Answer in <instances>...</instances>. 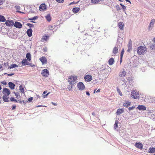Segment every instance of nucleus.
Returning a JSON list of instances; mask_svg holds the SVG:
<instances>
[{
	"label": "nucleus",
	"mask_w": 155,
	"mask_h": 155,
	"mask_svg": "<svg viewBox=\"0 0 155 155\" xmlns=\"http://www.w3.org/2000/svg\"><path fill=\"white\" fill-rule=\"evenodd\" d=\"M92 114L93 115H94V116H95V113H94V112H93L92 113Z\"/></svg>",
	"instance_id": "nucleus-61"
},
{
	"label": "nucleus",
	"mask_w": 155,
	"mask_h": 155,
	"mask_svg": "<svg viewBox=\"0 0 155 155\" xmlns=\"http://www.w3.org/2000/svg\"><path fill=\"white\" fill-rule=\"evenodd\" d=\"M5 24L8 26H11L14 25V22L12 20H7L5 22Z\"/></svg>",
	"instance_id": "nucleus-9"
},
{
	"label": "nucleus",
	"mask_w": 155,
	"mask_h": 155,
	"mask_svg": "<svg viewBox=\"0 0 155 155\" xmlns=\"http://www.w3.org/2000/svg\"><path fill=\"white\" fill-rule=\"evenodd\" d=\"M14 74V73H11V74H8V75L9 76H12V75H13Z\"/></svg>",
	"instance_id": "nucleus-54"
},
{
	"label": "nucleus",
	"mask_w": 155,
	"mask_h": 155,
	"mask_svg": "<svg viewBox=\"0 0 155 155\" xmlns=\"http://www.w3.org/2000/svg\"><path fill=\"white\" fill-rule=\"evenodd\" d=\"M135 147L140 149H142L143 148V144L140 143H136L135 145Z\"/></svg>",
	"instance_id": "nucleus-13"
},
{
	"label": "nucleus",
	"mask_w": 155,
	"mask_h": 155,
	"mask_svg": "<svg viewBox=\"0 0 155 155\" xmlns=\"http://www.w3.org/2000/svg\"><path fill=\"white\" fill-rule=\"evenodd\" d=\"M151 99V98L150 97L147 96H145L144 101L147 102H149L150 101V100Z\"/></svg>",
	"instance_id": "nucleus-29"
},
{
	"label": "nucleus",
	"mask_w": 155,
	"mask_h": 155,
	"mask_svg": "<svg viewBox=\"0 0 155 155\" xmlns=\"http://www.w3.org/2000/svg\"><path fill=\"white\" fill-rule=\"evenodd\" d=\"M56 1L58 3H62L64 2V0H56Z\"/></svg>",
	"instance_id": "nucleus-41"
},
{
	"label": "nucleus",
	"mask_w": 155,
	"mask_h": 155,
	"mask_svg": "<svg viewBox=\"0 0 155 155\" xmlns=\"http://www.w3.org/2000/svg\"><path fill=\"white\" fill-rule=\"evenodd\" d=\"M5 21V19L3 16L0 15V21L4 22Z\"/></svg>",
	"instance_id": "nucleus-33"
},
{
	"label": "nucleus",
	"mask_w": 155,
	"mask_h": 155,
	"mask_svg": "<svg viewBox=\"0 0 155 155\" xmlns=\"http://www.w3.org/2000/svg\"><path fill=\"white\" fill-rule=\"evenodd\" d=\"M18 66L17 65L15 64H13L11 65L9 67V68L10 69H11L13 68H14L15 67H17Z\"/></svg>",
	"instance_id": "nucleus-35"
},
{
	"label": "nucleus",
	"mask_w": 155,
	"mask_h": 155,
	"mask_svg": "<svg viewBox=\"0 0 155 155\" xmlns=\"http://www.w3.org/2000/svg\"><path fill=\"white\" fill-rule=\"evenodd\" d=\"M131 103L130 102H127L126 103L124 104V107H127L128 106H129L130 105Z\"/></svg>",
	"instance_id": "nucleus-36"
},
{
	"label": "nucleus",
	"mask_w": 155,
	"mask_h": 155,
	"mask_svg": "<svg viewBox=\"0 0 155 155\" xmlns=\"http://www.w3.org/2000/svg\"><path fill=\"white\" fill-rule=\"evenodd\" d=\"M77 87L81 91H82L85 89V86L82 82H80L78 84Z\"/></svg>",
	"instance_id": "nucleus-5"
},
{
	"label": "nucleus",
	"mask_w": 155,
	"mask_h": 155,
	"mask_svg": "<svg viewBox=\"0 0 155 155\" xmlns=\"http://www.w3.org/2000/svg\"><path fill=\"white\" fill-rule=\"evenodd\" d=\"M40 106H41V105H39V106H37V107H40Z\"/></svg>",
	"instance_id": "nucleus-64"
},
{
	"label": "nucleus",
	"mask_w": 155,
	"mask_h": 155,
	"mask_svg": "<svg viewBox=\"0 0 155 155\" xmlns=\"http://www.w3.org/2000/svg\"><path fill=\"white\" fill-rule=\"evenodd\" d=\"M86 94L87 95H88V96H89L90 94L89 92L87 91L86 92Z\"/></svg>",
	"instance_id": "nucleus-56"
},
{
	"label": "nucleus",
	"mask_w": 155,
	"mask_h": 155,
	"mask_svg": "<svg viewBox=\"0 0 155 155\" xmlns=\"http://www.w3.org/2000/svg\"><path fill=\"white\" fill-rule=\"evenodd\" d=\"M114 62V60L113 58H110L108 61V64L110 65H112Z\"/></svg>",
	"instance_id": "nucleus-23"
},
{
	"label": "nucleus",
	"mask_w": 155,
	"mask_h": 155,
	"mask_svg": "<svg viewBox=\"0 0 155 155\" xmlns=\"http://www.w3.org/2000/svg\"><path fill=\"white\" fill-rule=\"evenodd\" d=\"M48 28L49 29L51 30H53L54 28V26L51 25H49L48 27Z\"/></svg>",
	"instance_id": "nucleus-38"
},
{
	"label": "nucleus",
	"mask_w": 155,
	"mask_h": 155,
	"mask_svg": "<svg viewBox=\"0 0 155 155\" xmlns=\"http://www.w3.org/2000/svg\"><path fill=\"white\" fill-rule=\"evenodd\" d=\"M26 58H27L26 59H27L28 61H30L31 60V57L30 53H27L26 54Z\"/></svg>",
	"instance_id": "nucleus-18"
},
{
	"label": "nucleus",
	"mask_w": 155,
	"mask_h": 155,
	"mask_svg": "<svg viewBox=\"0 0 155 155\" xmlns=\"http://www.w3.org/2000/svg\"><path fill=\"white\" fill-rule=\"evenodd\" d=\"M14 102H15L16 103H18V102H19V103H20L21 104L22 103V102H21V100H18L15 99V101H14Z\"/></svg>",
	"instance_id": "nucleus-40"
},
{
	"label": "nucleus",
	"mask_w": 155,
	"mask_h": 155,
	"mask_svg": "<svg viewBox=\"0 0 155 155\" xmlns=\"http://www.w3.org/2000/svg\"><path fill=\"white\" fill-rule=\"evenodd\" d=\"M119 123V121L117 120H116L115 121V123L114 125V128L115 129H116L118 127V124Z\"/></svg>",
	"instance_id": "nucleus-30"
},
{
	"label": "nucleus",
	"mask_w": 155,
	"mask_h": 155,
	"mask_svg": "<svg viewBox=\"0 0 155 155\" xmlns=\"http://www.w3.org/2000/svg\"><path fill=\"white\" fill-rule=\"evenodd\" d=\"M77 3H75L74 2H71L70 4L69 5H71L72 4H74L77 3Z\"/></svg>",
	"instance_id": "nucleus-52"
},
{
	"label": "nucleus",
	"mask_w": 155,
	"mask_h": 155,
	"mask_svg": "<svg viewBox=\"0 0 155 155\" xmlns=\"http://www.w3.org/2000/svg\"><path fill=\"white\" fill-rule=\"evenodd\" d=\"M137 53L139 55H143L147 51L146 48L145 46H140L137 48Z\"/></svg>",
	"instance_id": "nucleus-1"
},
{
	"label": "nucleus",
	"mask_w": 155,
	"mask_h": 155,
	"mask_svg": "<svg viewBox=\"0 0 155 155\" xmlns=\"http://www.w3.org/2000/svg\"><path fill=\"white\" fill-rule=\"evenodd\" d=\"M4 2L3 0H0V5H3Z\"/></svg>",
	"instance_id": "nucleus-47"
},
{
	"label": "nucleus",
	"mask_w": 155,
	"mask_h": 155,
	"mask_svg": "<svg viewBox=\"0 0 155 155\" xmlns=\"http://www.w3.org/2000/svg\"><path fill=\"white\" fill-rule=\"evenodd\" d=\"M130 96L132 98L134 99H139L140 98L139 91L135 90H133L131 91Z\"/></svg>",
	"instance_id": "nucleus-3"
},
{
	"label": "nucleus",
	"mask_w": 155,
	"mask_h": 155,
	"mask_svg": "<svg viewBox=\"0 0 155 155\" xmlns=\"http://www.w3.org/2000/svg\"><path fill=\"white\" fill-rule=\"evenodd\" d=\"M27 33L29 37H31L32 35V31L31 29L30 28L27 30Z\"/></svg>",
	"instance_id": "nucleus-19"
},
{
	"label": "nucleus",
	"mask_w": 155,
	"mask_h": 155,
	"mask_svg": "<svg viewBox=\"0 0 155 155\" xmlns=\"http://www.w3.org/2000/svg\"><path fill=\"white\" fill-rule=\"evenodd\" d=\"M155 22V20L154 19H151L149 25V27L153 26Z\"/></svg>",
	"instance_id": "nucleus-26"
},
{
	"label": "nucleus",
	"mask_w": 155,
	"mask_h": 155,
	"mask_svg": "<svg viewBox=\"0 0 155 155\" xmlns=\"http://www.w3.org/2000/svg\"><path fill=\"white\" fill-rule=\"evenodd\" d=\"M50 93V92H48V93L47 94H46V95H43V98H45V97H47V96Z\"/></svg>",
	"instance_id": "nucleus-45"
},
{
	"label": "nucleus",
	"mask_w": 155,
	"mask_h": 155,
	"mask_svg": "<svg viewBox=\"0 0 155 155\" xmlns=\"http://www.w3.org/2000/svg\"><path fill=\"white\" fill-rule=\"evenodd\" d=\"M150 153H153L155 152V148L150 147L148 152Z\"/></svg>",
	"instance_id": "nucleus-22"
},
{
	"label": "nucleus",
	"mask_w": 155,
	"mask_h": 155,
	"mask_svg": "<svg viewBox=\"0 0 155 155\" xmlns=\"http://www.w3.org/2000/svg\"><path fill=\"white\" fill-rule=\"evenodd\" d=\"M15 99L14 97H12L10 98V101H11L13 102L15 101Z\"/></svg>",
	"instance_id": "nucleus-44"
},
{
	"label": "nucleus",
	"mask_w": 155,
	"mask_h": 155,
	"mask_svg": "<svg viewBox=\"0 0 155 155\" xmlns=\"http://www.w3.org/2000/svg\"><path fill=\"white\" fill-rule=\"evenodd\" d=\"M48 36L46 35L44 36L42 38V40L43 42H45L47 41L48 38Z\"/></svg>",
	"instance_id": "nucleus-31"
},
{
	"label": "nucleus",
	"mask_w": 155,
	"mask_h": 155,
	"mask_svg": "<svg viewBox=\"0 0 155 155\" xmlns=\"http://www.w3.org/2000/svg\"><path fill=\"white\" fill-rule=\"evenodd\" d=\"M45 17L48 21H51V18L50 14H48Z\"/></svg>",
	"instance_id": "nucleus-32"
},
{
	"label": "nucleus",
	"mask_w": 155,
	"mask_h": 155,
	"mask_svg": "<svg viewBox=\"0 0 155 155\" xmlns=\"http://www.w3.org/2000/svg\"><path fill=\"white\" fill-rule=\"evenodd\" d=\"M124 49H123L121 51L120 55V64L121 63L122 61V58L123 57V54H124Z\"/></svg>",
	"instance_id": "nucleus-17"
},
{
	"label": "nucleus",
	"mask_w": 155,
	"mask_h": 155,
	"mask_svg": "<svg viewBox=\"0 0 155 155\" xmlns=\"http://www.w3.org/2000/svg\"><path fill=\"white\" fill-rule=\"evenodd\" d=\"M27 25L30 28L32 27L33 26V24L30 23H28Z\"/></svg>",
	"instance_id": "nucleus-46"
},
{
	"label": "nucleus",
	"mask_w": 155,
	"mask_h": 155,
	"mask_svg": "<svg viewBox=\"0 0 155 155\" xmlns=\"http://www.w3.org/2000/svg\"><path fill=\"white\" fill-rule=\"evenodd\" d=\"M43 51L44 52H46L47 51V48H44L43 49Z\"/></svg>",
	"instance_id": "nucleus-51"
},
{
	"label": "nucleus",
	"mask_w": 155,
	"mask_h": 155,
	"mask_svg": "<svg viewBox=\"0 0 155 155\" xmlns=\"http://www.w3.org/2000/svg\"><path fill=\"white\" fill-rule=\"evenodd\" d=\"M2 70V66L1 64H0V71Z\"/></svg>",
	"instance_id": "nucleus-53"
},
{
	"label": "nucleus",
	"mask_w": 155,
	"mask_h": 155,
	"mask_svg": "<svg viewBox=\"0 0 155 155\" xmlns=\"http://www.w3.org/2000/svg\"><path fill=\"white\" fill-rule=\"evenodd\" d=\"M15 95L16 96V98L18 99L20 97V96L18 93H15Z\"/></svg>",
	"instance_id": "nucleus-39"
},
{
	"label": "nucleus",
	"mask_w": 155,
	"mask_h": 155,
	"mask_svg": "<svg viewBox=\"0 0 155 155\" xmlns=\"http://www.w3.org/2000/svg\"><path fill=\"white\" fill-rule=\"evenodd\" d=\"M39 60L43 64H46L47 63L48 61L45 57L43 56L41 57Z\"/></svg>",
	"instance_id": "nucleus-7"
},
{
	"label": "nucleus",
	"mask_w": 155,
	"mask_h": 155,
	"mask_svg": "<svg viewBox=\"0 0 155 155\" xmlns=\"http://www.w3.org/2000/svg\"><path fill=\"white\" fill-rule=\"evenodd\" d=\"M126 1L127 2H129L130 3V2L129 0H126Z\"/></svg>",
	"instance_id": "nucleus-62"
},
{
	"label": "nucleus",
	"mask_w": 155,
	"mask_h": 155,
	"mask_svg": "<svg viewBox=\"0 0 155 155\" xmlns=\"http://www.w3.org/2000/svg\"><path fill=\"white\" fill-rule=\"evenodd\" d=\"M41 74L43 77L46 78L47 77L49 74V71L48 70L46 69H44L42 70Z\"/></svg>",
	"instance_id": "nucleus-4"
},
{
	"label": "nucleus",
	"mask_w": 155,
	"mask_h": 155,
	"mask_svg": "<svg viewBox=\"0 0 155 155\" xmlns=\"http://www.w3.org/2000/svg\"><path fill=\"white\" fill-rule=\"evenodd\" d=\"M4 65L5 66H8V63H4Z\"/></svg>",
	"instance_id": "nucleus-55"
},
{
	"label": "nucleus",
	"mask_w": 155,
	"mask_h": 155,
	"mask_svg": "<svg viewBox=\"0 0 155 155\" xmlns=\"http://www.w3.org/2000/svg\"><path fill=\"white\" fill-rule=\"evenodd\" d=\"M21 63L23 65H28L30 64H29L28 62V60L26 59V58L23 59L21 62Z\"/></svg>",
	"instance_id": "nucleus-11"
},
{
	"label": "nucleus",
	"mask_w": 155,
	"mask_h": 155,
	"mask_svg": "<svg viewBox=\"0 0 155 155\" xmlns=\"http://www.w3.org/2000/svg\"><path fill=\"white\" fill-rule=\"evenodd\" d=\"M16 108V106L15 104H13L12 105V110H15Z\"/></svg>",
	"instance_id": "nucleus-48"
},
{
	"label": "nucleus",
	"mask_w": 155,
	"mask_h": 155,
	"mask_svg": "<svg viewBox=\"0 0 155 155\" xmlns=\"http://www.w3.org/2000/svg\"><path fill=\"white\" fill-rule=\"evenodd\" d=\"M120 5L122 7V8L124 10L126 8V7L124 5H122V4L120 3Z\"/></svg>",
	"instance_id": "nucleus-42"
},
{
	"label": "nucleus",
	"mask_w": 155,
	"mask_h": 155,
	"mask_svg": "<svg viewBox=\"0 0 155 155\" xmlns=\"http://www.w3.org/2000/svg\"><path fill=\"white\" fill-rule=\"evenodd\" d=\"M124 112V110L122 109H118L116 112V114L117 115H119Z\"/></svg>",
	"instance_id": "nucleus-27"
},
{
	"label": "nucleus",
	"mask_w": 155,
	"mask_h": 155,
	"mask_svg": "<svg viewBox=\"0 0 155 155\" xmlns=\"http://www.w3.org/2000/svg\"><path fill=\"white\" fill-rule=\"evenodd\" d=\"M37 18V16H35L34 17L28 18V20H34L36 19Z\"/></svg>",
	"instance_id": "nucleus-37"
},
{
	"label": "nucleus",
	"mask_w": 155,
	"mask_h": 155,
	"mask_svg": "<svg viewBox=\"0 0 155 155\" xmlns=\"http://www.w3.org/2000/svg\"><path fill=\"white\" fill-rule=\"evenodd\" d=\"M118 51V48L117 47H115L113 49L112 52L114 55L117 54Z\"/></svg>",
	"instance_id": "nucleus-21"
},
{
	"label": "nucleus",
	"mask_w": 155,
	"mask_h": 155,
	"mask_svg": "<svg viewBox=\"0 0 155 155\" xmlns=\"http://www.w3.org/2000/svg\"><path fill=\"white\" fill-rule=\"evenodd\" d=\"M117 91L118 92V93H119V94L120 95V96H122L123 95V94H122V93L120 91V90L119 89H117Z\"/></svg>",
	"instance_id": "nucleus-43"
},
{
	"label": "nucleus",
	"mask_w": 155,
	"mask_h": 155,
	"mask_svg": "<svg viewBox=\"0 0 155 155\" xmlns=\"http://www.w3.org/2000/svg\"><path fill=\"white\" fill-rule=\"evenodd\" d=\"M84 79L85 81L87 82H89L91 81L92 79V77L91 75H86L84 77Z\"/></svg>",
	"instance_id": "nucleus-6"
},
{
	"label": "nucleus",
	"mask_w": 155,
	"mask_h": 155,
	"mask_svg": "<svg viewBox=\"0 0 155 155\" xmlns=\"http://www.w3.org/2000/svg\"><path fill=\"white\" fill-rule=\"evenodd\" d=\"M8 96L4 95L3 96V100L5 102H8L9 101L8 99L9 98V97H8Z\"/></svg>",
	"instance_id": "nucleus-25"
},
{
	"label": "nucleus",
	"mask_w": 155,
	"mask_h": 155,
	"mask_svg": "<svg viewBox=\"0 0 155 155\" xmlns=\"http://www.w3.org/2000/svg\"><path fill=\"white\" fill-rule=\"evenodd\" d=\"M95 91H96V90H94V93H95Z\"/></svg>",
	"instance_id": "nucleus-63"
},
{
	"label": "nucleus",
	"mask_w": 155,
	"mask_h": 155,
	"mask_svg": "<svg viewBox=\"0 0 155 155\" xmlns=\"http://www.w3.org/2000/svg\"><path fill=\"white\" fill-rule=\"evenodd\" d=\"M128 49L127 51L128 52H129L131 50L132 48V42L131 41L130 42H129V43L128 45Z\"/></svg>",
	"instance_id": "nucleus-28"
},
{
	"label": "nucleus",
	"mask_w": 155,
	"mask_h": 155,
	"mask_svg": "<svg viewBox=\"0 0 155 155\" xmlns=\"http://www.w3.org/2000/svg\"><path fill=\"white\" fill-rule=\"evenodd\" d=\"M124 24L122 22H119L118 23V26L121 30L124 29Z\"/></svg>",
	"instance_id": "nucleus-14"
},
{
	"label": "nucleus",
	"mask_w": 155,
	"mask_h": 155,
	"mask_svg": "<svg viewBox=\"0 0 155 155\" xmlns=\"http://www.w3.org/2000/svg\"><path fill=\"white\" fill-rule=\"evenodd\" d=\"M52 104L56 106L57 105V104L56 103H54L53 102H52Z\"/></svg>",
	"instance_id": "nucleus-59"
},
{
	"label": "nucleus",
	"mask_w": 155,
	"mask_h": 155,
	"mask_svg": "<svg viewBox=\"0 0 155 155\" xmlns=\"http://www.w3.org/2000/svg\"><path fill=\"white\" fill-rule=\"evenodd\" d=\"M8 85L9 87L12 89H14L15 88V85L13 83L11 82L8 83Z\"/></svg>",
	"instance_id": "nucleus-24"
},
{
	"label": "nucleus",
	"mask_w": 155,
	"mask_h": 155,
	"mask_svg": "<svg viewBox=\"0 0 155 155\" xmlns=\"http://www.w3.org/2000/svg\"><path fill=\"white\" fill-rule=\"evenodd\" d=\"M134 107H129V108H128V109L129 110H132L133 109H134Z\"/></svg>",
	"instance_id": "nucleus-50"
},
{
	"label": "nucleus",
	"mask_w": 155,
	"mask_h": 155,
	"mask_svg": "<svg viewBox=\"0 0 155 155\" xmlns=\"http://www.w3.org/2000/svg\"><path fill=\"white\" fill-rule=\"evenodd\" d=\"M153 41L155 43V38H154L153 40Z\"/></svg>",
	"instance_id": "nucleus-60"
},
{
	"label": "nucleus",
	"mask_w": 155,
	"mask_h": 155,
	"mask_svg": "<svg viewBox=\"0 0 155 155\" xmlns=\"http://www.w3.org/2000/svg\"><path fill=\"white\" fill-rule=\"evenodd\" d=\"M126 75V72L124 70L123 71L119 73V76L120 77H124Z\"/></svg>",
	"instance_id": "nucleus-15"
},
{
	"label": "nucleus",
	"mask_w": 155,
	"mask_h": 155,
	"mask_svg": "<svg viewBox=\"0 0 155 155\" xmlns=\"http://www.w3.org/2000/svg\"><path fill=\"white\" fill-rule=\"evenodd\" d=\"M19 89L22 93H24V88L23 86L21 85L19 87Z\"/></svg>",
	"instance_id": "nucleus-34"
},
{
	"label": "nucleus",
	"mask_w": 155,
	"mask_h": 155,
	"mask_svg": "<svg viewBox=\"0 0 155 155\" xmlns=\"http://www.w3.org/2000/svg\"><path fill=\"white\" fill-rule=\"evenodd\" d=\"M3 94L4 95L9 96L10 94V92L8 89L5 88L3 89Z\"/></svg>",
	"instance_id": "nucleus-10"
},
{
	"label": "nucleus",
	"mask_w": 155,
	"mask_h": 155,
	"mask_svg": "<svg viewBox=\"0 0 155 155\" xmlns=\"http://www.w3.org/2000/svg\"><path fill=\"white\" fill-rule=\"evenodd\" d=\"M47 9L46 5L45 4H41L39 7V10L40 11H43Z\"/></svg>",
	"instance_id": "nucleus-8"
},
{
	"label": "nucleus",
	"mask_w": 155,
	"mask_h": 155,
	"mask_svg": "<svg viewBox=\"0 0 155 155\" xmlns=\"http://www.w3.org/2000/svg\"><path fill=\"white\" fill-rule=\"evenodd\" d=\"M47 92V91H44L43 94H46Z\"/></svg>",
	"instance_id": "nucleus-58"
},
{
	"label": "nucleus",
	"mask_w": 155,
	"mask_h": 155,
	"mask_svg": "<svg viewBox=\"0 0 155 155\" xmlns=\"http://www.w3.org/2000/svg\"><path fill=\"white\" fill-rule=\"evenodd\" d=\"M137 108L138 109L141 110H145L146 109V108L145 106L143 105H138L137 107Z\"/></svg>",
	"instance_id": "nucleus-16"
},
{
	"label": "nucleus",
	"mask_w": 155,
	"mask_h": 155,
	"mask_svg": "<svg viewBox=\"0 0 155 155\" xmlns=\"http://www.w3.org/2000/svg\"><path fill=\"white\" fill-rule=\"evenodd\" d=\"M77 77L76 76H71L69 77L68 81L71 85H73L77 82Z\"/></svg>",
	"instance_id": "nucleus-2"
},
{
	"label": "nucleus",
	"mask_w": 155,
	"mask_h": 155,
	"mask_svg": "<svg viewBox=\"0 0 155 155\" xmlns=\"http://www.w3.org/2000/svg\"><path fill=\"white\" fill-rule=\"evenodd\" d=\"M80 10V8L78 7H75L73 8L72 11L74 13H77Z\"/></svg>",
	"instance_id": "nucleus-20"
},
{
	"label": "nucleus",
	"mask_w": 155,
	"mask_h": 155,
	"mask_svg": "<svg viewBox=\"0 0 155 155\" xmlns=\"http://www.w3.org/2000/svg\"><path fill=\"white\" fill-rule=\"evenodd\" d=\"M32 100H33V97H31L28 99V100L29 102H31L32 101Z\"/></svg>",
	"instance_id": "nucleus-49"
},
{
	"label": "nucleus",
	"mask_w": 155,
	"mask_h": 155,
	"mask_svg": "<svg viewBox=\"0 0 155 155\" xmlns=\"http://www.w3.org/2000/svg\"><path fill=\"white\" fill-rule=\"evenodd\" d=\"M14 26L17 28H20L22 27L21 24L19 22H15V24L14 23Z\"/></svg>",
	"instance_id": "nucleus-12"
},
{
	"label": "nucleus",
	"mask_w": 155,
	"mask_h": 155,
	"mask_svg": "<svg viewBox=\"0 0 155 155\" xmlns=\"http://www.w3.org/2000/svg\"><path fill=\"white\" fill-rule=\"evenodd\" d=\"M100 91V89H98L96 91V93H98V92H99Z\"/></svg>",
	"instance_id": "nucleus-57"
}]
</instances>
